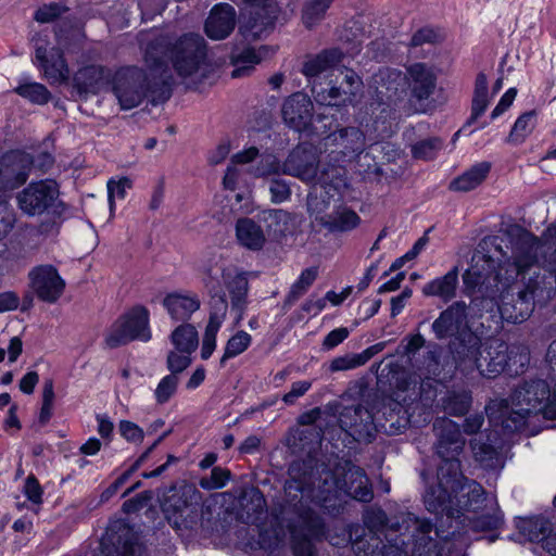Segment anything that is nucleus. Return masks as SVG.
Instances as JSON below:
<instances>
[{
  "label": "nucleus",
  "mask_w": 556,
  "mask_h": 556,
  "mask_svg": "<svg viewBox=\"0 0 556 556\" xmlns=\"http://www.w3.org/2000/svg\"><path fill=\"white\" fill-rule=\"evenodd\" d=\"M502 408L507 409L504 402L493 400L486 405L485 412L491 422L497 424L501 420L503 428L509 431L519 429L530 414L542 413L547 419H556V381L553 393L543 380L526 382L511 395L509 417L503 418V413L497 415Z\"/></svg>",
  "instance_id": "obj_1"
},
{
  "label": "nucleus",
  "mask_w": 556,
  "mask_h": 556,
  "mask_svg": "<svg viewBox=\"0 0 556 556\" xmlns=\"http://www.w3.org/2000/svg\"><path fill=\"white\" fill-rule=\"evenodd\" d=\"M434 429L439 435L438 454L443 458V463L438 471L439 503L432 502L433 494L428 493L425 497L429 510H438L443 505L445 495L456 492L463 480L459 463L455 456L462 451L465 441L457 425L452 420L443 419L434 425Z\"/></svg>",
  "instance_id": "obj_2"
},
{
  "label": "nucleus",
  "mask_w": 556,
  "mask_h": 556,
  "mask_svg": "<svg viewBox=\"0 0 556 556\" xmlns=\"http://www.w3.org/2000/svg\"><path fill=\"white\" fill-rule=\"evenodd\" d=\"M203 282L210 292L218 294L225 288L233 307L242 308L248 294V278L222 255H213L203 265Z\"/></svg>",
  "instance_id": "obj_3"
},
{
  "label": "nucleus",
  "mask_w": 556,
  "mask_h": 556,
  "mask_svg": "<svg viewBox=\"0 0 556 556\" xmlns=\"http://www.w3.org/2000/svg\"><path fill=\"white\" fill-rule=\"evenodd\" d=\"M112 90L118 104H141L152 93V81L137 66L117 70L112 78Z\"/></svg>",
  "instance_id": "obj_4"
},
{
  "label": "nucleus",
  "mask_w": 556,
  "mask_h": 556,
  "mask_svg": "<svg viewBox=\"0 0 556 556\" xmlns=\"http://www.w3.org/2000/svg\"><path fill=\"white\" fill-rule=\"evenodd\" d=\"M538 253L542 257L541 265L556 275V225L546 229L542 242L535 241L527 251L517 254L510 269H506V279L525 274L536 262Z\"/></svg>",
  "instance_id": "obj_5"
},
{
  "label": "nucleus",
  "mask_w": 556,
  "mask_h": 556,
  "mask_svg": "<svg viewBox=\"0 0 556 556\" xmlns=\"http://www.w3.org/2000/svg\"><path fill=\"white\" fill-rule=\"evenodd\" d=\"M149 311L143 306L134 307L113 324L105 337L109 346L115 348L132 340L148 342L151 339Z\"/></svg>",
  "instance_id": "obj_6"
},
{
  "label": "nucleus",
  "mask_w": 556,
  "mask_h": 556,
  "mask_svg": "<svg viewBox=\"0 0 556 556\" xmlns=\"http://www.w3.org/2000/svg\"><path fill=\"white\" fill-rule=\"evenodd\" d=\"M206 52V42L201 35L184 34L172 48L173 67L179 76L188 77L198 72Z\"/></svg>",
  "instance_id": "obj_7"
},
{
  "label": "nucleus",
  "mask_w": 556,
  "mask_h": 556,
  "mask_svg": "<svg viewBox=\"0 0 556 556\" xmlns=\"http://www.w3.org/2000/svg\"><path fill=\"white\" fill-rule=\"evenodd\" d=\"M509 346L503 342H493L481 350L477 339L469 346L466 358L468 368H476L479 372L488 378L495 377L507 369V356Z\"/></svg>",
  "instance_id": "obj_8"
},
{
  "label": "nucleus",
  "mask_w": 556,
  "mask_h": 556,
  "mask_svg": "<svg viewBox=\"0 0 556 556\" xmlns=\"http://www.w3.org/2000/svg\"><path fill=\"white\" fill-rule=\"evenodd\" d=\"M59 194V186L54 180H40L29 184L17 194V204L29 216L41 215L56 205Z\"/></svg>",
  "instance_id": "obj_9"
},
{
  "label": "nucleus",
  "mask_w": 556,
  "mask_h": 556,
  "mask_svg": "<svg viewBox=\"0 0 556 556\" xmlns=\"http://www.w3.org/2000/svg\"><path fill=\"white\" fill-rule=\"evenodd\" d=\"M374 104H402L407 94L406 77L400 70L381 68L372 76Z\"/></svg>",
  "instance_id": "obj_10"
},
{
  "label": "nucleus",
  "mask_w": 556,
  "mask_h": 556,
  "mask_svg": "<svg viewBox=\"0 0 556 556\" xmlns=\"http://www.w3.org/2000/svg\"><path fill=\"white\" fill-rule=\"evenodd\" d=\"M302 159L301 151H293L285 164L281 165L275 155L264 154L257 165L251 169V174L254 177L287 174L301 180H311L315 175L314 164L309 163L305 168H301L298 163Z\"/></svg>",
  "instance_id": "obj_11"
},
{
  "label": "nucleus",
  "mask_w": 556,
  "mask_h": 556,
  "mask_svg": "<svg viewBox=\"0 0 556 556\" xmlns=\"http://www.w3.org/2000/svg\"><path fill=\"white\" fill-rule=\"evenodd\" d=\"M29 287L43 302L54 303L64 292L65 281L60 276L58 269L50 265L43 264L34 267L28 273Z\"/></svg>",
  "instance_id": "obj_12"
},
{
  "label": "nucleus",
  "mask_w": 556,
  "mask_h": 556,
  "mask_svg": "<svg viewBox=\"0 0 556 556\" xmlns=\"http://www.w3.org/2000/svg\"><path fill=\"white\" fill-rule=\"evenodd\" d=\"M34 64L42 72L43 77L50 84L62 83L67 78V62L59 47L48 49L46 45H37Z\"/></svg>",
  "instance_id": "obj_13"
},
{
  "label": "nucleus",
  "mask_w": 556,
  "mask_h": 556,
  "mask_svg": "<svg viewBox=\"0 0 556 556\" xmlns=\"http://www.w3.org/2000/svg\"><path fill=\"white\" fill-rule=\"evenodd\" d=\"M31 159L24 152L13 151L0 159V189L12 190L24 184Z\"/></svg>",
  "instance_id": "obj_14"
},
{
  "label": "nucleus",
  "mask_w": 556,
  "mask_h": 556,
  "mask_svg": "<svg viewBox=\"0 0 556 556\" xmlns=\"http://www.w3.org/2000/svg\"><path fill=\"white\" fill-rule=\"evenodd\" d=\"M362 86V78L354 71H350L339 86L331 85L328 89L318 91L317 94L324 101L316 99V104H359L357 96Z\"/></svg>",
  "instance_id": "obj_15"
},
{
  "label": "nucleus",
  "mask_w": 556,
  "mask_h": 556,
  "mask_svg": "<svg viewBox=\"0 0 556 556\" xmlns=\"http://www.w3.org/2000/svg\"><path fill=\"white\" fill-rule=\"evenodd\" d=\"M236 26V10L226 2L215 4L205 20L204 33L212 40L227 38Z\"/></svg>",
  "instance_id": "obj_16"
},
{
  "label": "nucleus",
  "mask_w": 556,
  "mask_h": 556,
  "mask_svg": "<svg viewBox=\"0 0 556 556\" xmlns=\"http://www.w3.org/2000/svg\"><path fill=\"white\" fill-rule=\"evenodd\" d=\"M345 59V53L340 47H330L315 54H307L302 62L300 72L312 79L320 74L339 67Z\"/></svg>",
  "instance_id": "obj_17"
},
{
  "label": "nucleus",
  "mask_w": 556,
  "mask_h": 556,
  "mask_svg": "<svg viewBox=\"0 0 556 556\" xmlns=\"http://www.w3.org/2000/svg\"><path fill=\"white\" fill-rule=\"evenodd\" d=\"M201 494L192 484L184 483L178 488L170 490V494L166 496L163 503V509L168 519L174 515H184L191 510L193 505H198Z\"/></svg>",
  "instance_id": "obj_18"
},
{
  "label": "nucleus",
  "mask_w": 556,
  "mask_h": 556,
  "mask_svg": "<svg viewBox=\"0 0 556 556\" xmlns=\"http://www.w3.org/2000/svg\"><path fill=\"white\" fill-rule=\"evenodd\" d=\"M162 304L172 319L187 320L200 308L201 302L193 292L176 291L165 295Z\"/></svg>",
  "instance_id": "obj_19"
},
{
  "label": "nucleus",
  "mask_w": 556,
  "mask_h": 556,
  "mask_svg": "<svg viewBox=\"0 0 556 556\" xmlns=\"http://www.w3.org/2000/svg\"><path fill=\"white\" fill-rule=\"evenodd\" d=\"M103 86V67L87 65L79 68L73 76L72 94L86 100L89 93L96 94Z\"/></svg>",
  "instance_id": "obj_20"
},
{
  "label": "nucleus",
  "mask_w": 556,
  "mask_h": 556,
  "mask_svg": "<svg viewBox=\"0 0 556 556\" xmlns=\"http://www.w3.org/2000/svg\"><path fill=\"white\" fill-rule=\"evenodd\" d=\"M533 309L532 292L518 291L517 298L505 295L500 305V313L503 319L509 323H521L527 319Z\"/></svg>",
  "instance_id": "obj_21"
},
{
  "label": "nucleus",
  "mask_w": 556,
  "mask_h": 556,
  "mask_svg": "<svg viewBox=\"0 0 556 556\" xmlns=\"http://www.w3.org/2000/svg\"><path fill=\"white\" fill-rule=\"evenodd\" d=\"M408 74L412 79V97L418 101L427 100L435 89V74L425 63H415L410 65Z\"/></svg>",
  "instance_id": "obj_22"
},
{
  "label": "nucleus",
  "mask_w": 556,
  "mask_h": 556,
  "mask_svg": "<svg viewBox=\"0 0 556 556\" xmlns=\"http://www.w3.org/2000/svg\"><path fill=\"white\" fill-rule=\"evenodd\" d=\"M521 533L532 542H543L544 548L556 556V534L551 533L549 522L544 518H531L521 521Z\"/></svg>",
  "instance_id": "obj_23"
},
{
  "label": "nucleus",
  "mask_w": 556,
  "mask_h": 556,
  "mask_svg": "<svg viewBox=\"0 0 556 556\" xmlns=\"http://www.w3.org/2000/svg\"><path fill=\"white\" fill-rule=\"evenodd\" d=\"M236 239L241 247L258 251L266 243V233L253 219L240 218L236 223Z\"/></svg>",
  "instance_id": "obj_24"
},
{
  "label": "nucleus",
  "mask_w": 556,
  "mask_h": 556,
  "mask_svg": "<svg viewBox=\"0 0 556 556\" xmlns=\"http://www.w3.org/2000/svg\"><path fill=\"white\" fill-rule=\"evenodd\" d=\"M496 263L493 258L482 252H476L471 257L470 267L465 271L464 283L469 288H475L484 283L495 271Z\"/></svg>",
  "instance_id": "obj_25"
},
{
  "label": "nucleus",
  "mask_w": 556,
  "mask_h": 556,
  "mask_svg": "<svg viewBox=\"0 0 556 556\" xmlns=\"http://www.w3.org/2000/svg\"><path fill=\"white\" fill-rule=\"evenodd\" d=\"M458 285V268L454 267L444 276L438 277L422 288L426 296H438L447 302L455 296Z\"/></svg>",
  "instance_id": "obj_26"
},
{
  "label": "nucleus",
  "mask_w": 556,
  "mask_h": 556,
  "mask_svg": "<svg viewBox=\"0 0 556 556\" xmlns=\"http://www.w3.org/2000/svg\"><path fill=\"white\" fill-rule=\"evenodd\" d=\"M466 316V305L455 303L444 311L438 319L434 320L432 328L438 338H444L455 332Z\"/></svg>",
  "instance_id": "obj_27"
},
{
  "label": "nucleus",
  "mask_w": 556,
  "mask_h": 556,
  "mask_svg": "<svg viewBox=\"0 0 556 556\" xmlns=\"http://www.w3.org/2000/svg\"><path fill=\"white\" fill-rule=\"evenodd\" d=\"M490 168L491 165L488 162H481L473 165L451 182V189L467 192L477 188L485 180Z\"/></svg>",
  "instance_id": "obj_28"
},
{
  "label": "nucleus",
  "mask_w": 556,
  "mask_h": 556,
  "mask_svg": "<svg viewBox=\"0 0 556 556\" xmlns=\"http://www.w3.org/2000/svg\"><path fill=\"white\" fill-rule=\"evenodd\" d=\"M382 344H375L357 354H345L336 357L330 363L331 371H342L357 368L365 365L374 355L382 351Z\"/></svg>",
  "instance_id": "obj_29"
},
{
  "label": "nucleus",
  "mask_w": 556,
  "mask_h": 556,
  "mask_svg": "<svg viewBox=\"0 0 556 556\" xmlns=\"http://www.w3.org/2000/svg\"><path fill=\"white\" fill-rule=\"evenodd\" d=\"M344 485L346 493L355 500L368 502L371 498L368 479L359 468H350L346 471Z\"/></svg>",
  "instance_id": "obj_30"
},
{
  "label": "nucleus",
  "mask_w": 556,
  "mask_h": 556,
  "mask_svg": "<svg viewBox=\"0 0 556 556\" xmlns=\"http://www.w3.org/2000/svg\"><path fill=\"white\" fill-rule=\"evenodd\" d=\"M169 340L177 351L185 353H193L199 345L198 331L191 324H181L176 327Z\"/></svg>",
  "instance_id": "obj_31"
},
{
  "label": "nucleus",
  "mask_w": 556,
  "mask_h": 556,
  "mask_svg": "<svg viewBox=\"0 0 556 556\" xmlns=\"http://www.w3.org/2000/svg\"><path fill=\"white\" fill-rule=\"evenodd\" d=\"M14 92L31 104H48L52 98L48 88L37 81L21 80L14 88Z\"/></svg>",
  "instance_id": "obj_32"
},
{
  "label": "nucleus",
  "mask_w": 556,
  "mask_h": 556,
  "mask_svg": "<svg viewBox=\"0 0 556 556\" xmlns=\"http://www.w3.org/2000/svg\"><path fill=\"white\" fill-rule=\"evenodd\" d=\"M359 222L361 218L354 211L340 206L328 215L325 224L329 226L331 230L349 231L357 227Z\"/></svg>",
  "instance_id": "obj_33"
},
{
  "label": "nucleus",
  "mask_w": 556,
  "mask_h": 556,
  "mask_svg": "<svg viewBox=\"0 0 556 556\" xmlns=\"http://www.w3.org/2000/svg\"><path fill=\"white\" fill-rule=\"evenodd\" d=\"M282 115L285 121L298 131L306 130L309 127L314 131L318 130L313 117L308 114L307 106H283Z\"/></svg>",
  "instance_id": "obj_34"
},
{
  "label": "nucleus",
  "mask_w": 556,
  "mask_h": 556,
  "mask_svg": "<svg viewBox=\"0 0 556 556\" xmlns=\"http://www.w3.org/2000/svg\"><path fill=\"white\" fill-rule=\"evenodd\" d=\"M262 55L260 51L252 47L244 48L237 56L233 58L236 66L231 72V77L238 78L249 74L255 64L261 63Z\"/></svg>",
  "instance_id": "obj_35"
},
{
  "label": "nucleus",
  "mask_w": 556,
  "mask_h": 556,
  "mask_svg": "<svg viewBox=\"0 0 556 556\" xmlns=\"http://www.w3.org/2000/svg\"><path fill=\"white\" fill-rule=\"evenodd\" d=\"M333 0H308L303 8V23L307 28L324 20Z\"/></svg>",
  "instance_id": "obj_36"
},
{
  "label": "nucleus",
  "mask_w": 556,
  "mask_h": 556,
  "mask_svg": "<svg viewBox=\"0 0 556 556\" xmlns=\"http://www.w3.org/2000/svg\"><path fill=\"white\" fill-rule=\"evenodd\" d=\"M224 315L213 314L210 317L208 324L203 337L201 357L207 359L216 348V334L222 326Z\"/></svg>",
  "instance_id": "obj_37"
},
{
  "label": "nucleus",
  "mask_w": 556,
  "mask_h": 556,
  "mask_svg": "<svg viewBox=\"0 0 556 556\" xmlns=\"http://www.w3.org/2000/svg\"><path fill=\"white\" fill-rule=\"evenodd\" d=\"M70 8L62 2H49L39 7L34 13V20L40 24H48L60 18Z\"/></svg>",
  "instance_id": "obj_38"
},
{
  "label": "nucleus",
  "mask_w": 556,
  "mask_h": 556,
  "mask_svg": "<svg viewBox=\"0 0 556 556\" xmlns=\"http://www.w3.org/2000/svg\"><path fill=\"white\" fill-rule=\"evenodd\" d=\"M131 180L127 177L110 179L108 181V199L111 215H113L115 211L116 201H122L125 199L127 190L131 188Z\"/></svg>",
  "instance_id": "obj_39"
},
{
  "label": "nucleus",
  "mask_w": 556,
  "mask_h": 556,
  "mask_svg": "<svg viewBox=\"0 0 556 556\" xmlns=\"http://www.w3.org/2000/svg\"><path fill=\"white\" fill-rule=\"evenodd\" d=\"M251 340L252 338L248 332L238 331L228 340L220 363L224 364L226 359L243 353L251 344Z\"/></svg>",
  "instance_id": "obj_40"
},
{
  "label": "nucleus",
  "mask_w": 556,
  "mask_h": 556,
  "mask_svg": "<svg viewBox=\"0 0 556 556\" xmlns=\"http://www.w3.org/2000/svg\"><path fill=\"white\" fill-rule=\"evenodd\" d=\"M441 39L442 38L439 33V28L431 25H426L413 33L408 46L410 48H417L426 43L437 45L441 41Z\"/></svg>",
  "instance_id": "obj_41"
},
{
  "label": "nucleus",
  "mask_w": 556,
  "mask_h": 556,
  "mask_svg": "<svg viewBox=\"0 0 556 556\" xmlns=\"http://www.w3.org/2000/svg\"><path fill=\"white\" fill-rule=\"evenodd\" d=\"M179 379L176 375L163 377L154 390V397L157 404L167 403L176 393Z\"/></svg>",
  "instance_id": "obj_42"
},
{
  "label": "nucleus",
  "mask_w": 556,
  "mask_h": 556,
  "mask_svg": "<svg viewBox=\"0 0 556 556\" xmlns=\"http://www.w3.org/2000/svg\"><path fill=\"white\" fill-rule=\"evenodd\" d=\"M536 123V112L534 110L522 114L515 123L511 130L513 140L519 141L528 136L534 128Z\"/></svg>",
  "instance_id": "obj_43"
},
{
  "label": "nucleus",
  "mask_w": 556,
  "mask_h": 556,
  "mask_svg": "<svg viewBox=\"0 0 556 556\" xmlns=\"http://www.w3.org/2000/svg\"><path fill=\"white\" fill-rule=\"evenodd\" d=\"M529 363V353L526 348L511 346L507 356V370L513 374L523 371Z\"/></svg>",
  "instance_id": "obj_44"
},
{
  "label": "nucleus",
  "mask_w": 556,
  "mask_h": 556,
  "mask_svg": "<svg viewBox=\"0 0 556 556\" xmlns=\"http://www.w3.org/2000/svg\"><path fill=\"white\" fill-rule=\"evenodd\" d=\"M491 101L492 96L489 91L488 77L483 72H480L475 79L471 104H490Z\"/></svg>",
  "instance_id": "obj_45"
},
{
  "label": "nucleus",
  "mask_w": 556,
  "mask_h": 556,
  "mask_svg": "<svg viewBox=\"0 0 556 556\" xmlns=\"http://www.w3.org/2000/svg\"><path fill=\"white\" fill-rule=\"evenodd\" d=\"M317 277V270L315 268H307L302 271L299 279L293 283L290 298L296 300L302 294H304L307 289L312 286Z\"/></svg>",
  "instance_id": "obj_46"
},
{
  "label": "nucleus",
  "mask_w": 556,
  "mask_h": 556,
  "mask_svg": "<svg viewBox=\"0 0 556 556\" xmlns=\"http://www.w3.org/2000/svg\"><path fill=\"white\" fill-rule=\"evenodd\" d=\"M230 478V471L220 467L213 468L210 478L200 480V486L204 490L220 489Z\"/></svg>",
  "instance_id": "obj_47"
},
{
  "label": "nucleus",
  "mask_w": 556,
  "mask_h": 556,
  "mask_svg": "<svg viewBox=\"0 0 556 556\" xmlns=\"http://www.w3.org/2000/svg\"><path fill=\"white\" fill-rule=\"evenodd\" d=\"M191 354L179 352L174 348L167 355V368L172 372L170 375L177 376L182 372L191 364Z\"/></svg>",
  "instance_id": "obj_48"
},
{
  "label": "nucleus",
  "mask_w": 556,
  "mask_h": 556,
  "mask_svg": "<svg viewBox=\"0 0 556 556\" xmlns=\"http://www.w3.org/2000/svg\"><path fill=\"white\" fill-rule=\"evenodd\" d=\"M471 404V396L464 392L450 396L445 402V409L450 414L463 415L465 414Z\"/></svg>",
  "instance_id": "obj_49"
},
{
  "label": "nucleus",
  "mask_w": 556,
  "mask_h": 556,
  "mask_svg": "<svg viewBox=\"0 0 556 556\" xmlns=\"http://www.w3.org/2000/svg\"><path fill=\"white\" fill-rule=\"evenodd\" d=\"M121 435L131 443H141L144 438L143 430L135 422L122 420L118 426Z\"/></svg>",
  "instance_id": "obj_50"
},
{
  "label": "nucleus",
  "mask_w": 556,
  "mask_h": 556,
  "mask_svg": "<svg viewBox=\"0 0 556 556\" xmlns=\"http://www.w3.org/2000/svg\"><path fill=\"white\" fill-rule=\"evenodd\" d=\"M340 139L342 140V146L344 148L356 152L359 151L363 147V135L359 130L355 128L344 129L340 131Z\"/></svg>",
  "instance_id": "obj_51"
},
{
  "label": "nucleus",
  "mask_w": 556,
  "mask_h": 556,
  "mask_svg": "<svg viewBox=\"0 0 556 556\" xmlns=\"http://www.w3.org/2000/svg\"><path fill=\"white\" fill-rule=\"evenodd\" d=\"M441 148V142L438 139L425 140L413 147V154L418 159H432L434 152Z\"/></svg>",
  "instance_id": "obj_52"
},
{
  "label": "nucleus",
  "mask_w": 556,
  "mask_h": 556,
  "mask_svg": "<svg viewBox=\"0 0 556 556\" xmlns=\"http://www.w3.org/2000/svg\"><path fill=\"white\" fill-rule=\"evenodd\" d=\"M118 544H122V556H135L139 546L131 539V531L126 526L119 528Z\"/></svg>",
  "instance_id": "obj_53"
},
{
  "label": "nucleus",
  "mask_w": 556,
  "mask_h": 556,
  "mask_svg": "<svg viewBox=\"0 0 556 556\" xmlns=\"http://www.w3.org/2000/svg\"><path fill=\"white\" fill-rule=\"evenodd\" d=\"M243 182V173L235 164L227 167L223 185L226 189L237 190Z\"/></svg>",
  "instance_id": "obj_54"
},
{
  "label": "nucleus",
  "mask_w": 556,
  "mask_h": 556,
  "mask_svg": "<svg viewBox=\"0 0 556 556\" xmlns=\"http://www.w3.org/2000/svg\"><path fill=\"white\" fill-rule=\"evenodd\" d=\"M311 387L312 382L308 380L293 382L291 390L283 395L282 401L289 405L293 404L295 400L304 395L311 389Z\"/></svg>",
  "instance_id": "obj_55"
},
{
  "label": "nucleus",
  "mask_w": 556,
  "mask_h": 556,
  "mask_svg": "<svg viewBox=\"0 0 556 556\" xmlns=\"http://www.w3.org/2000/svg\"><path fill=\"white\" fill-rule=\"evenodd\" d=\"M271 194V201L275 203H281L289 199L290 189L289 186L282 180H273L269 187Z\"/></svg>",
  "instance_id": "obj_56"
},
{
  "label": "nucleus",
  "mask_w": 556,
  "mask_h": 556,
  "mask_svg": "<svg viewBox=\"0 0 556 556\" xmlns=\"http://www.w3.org/2000/svg\"><path fill=\"white\" fill-rule=\"evenodd\" d=\"M349 336V330L344 327L337 328L330 331L324 339L323 346L326 350H331L343 342Z\"/></svg>",
  "instance_id": "obj_57"
},
{
  "label": "nucleus",
  "mask_w": 556,
  "mask_h": 556,
  "mask_svg": "<svg viewBox=\"0 0 556 556\" xmlns=\"http://www.w3.org/2000/svg\"><path fill=\"white\" fill-rule=\"evenodd\" d=\"M24 492L33 503L39 504L41 502L42 490L34 477H28L26 479Z\"/></svg>",
  "instance_id": "obj_58"
},
{
  "label": "nucleus",
  "mask_w": 556,
  "mask_h": 556,
  "mask_svg": "<svg viewBox=\"0 0 556 556\" xmlns=\"http://www.w3.org/2000/svg\"><path fill=\"white\" fill-rule=\"evenodd\" d=\"M413 291L409 288H405L402 293L391 299V316L399 315L406 305V302L412 296Z\"/></svg>",
  "instance_id": "obj_59"
},
{
  "label": "nucleus",
  "mask_w": 556,
  "mask_h": 556,
  "mask_svg": "<svg viewBox=\"0 0 556 556\" xmlns=\"http://www.w3.org/2000/svg\"><path fill=\"white\" fill-rule=\"evenodd\" d=\"M258 150L255 147H250L232 155V164H248L256 159Z\"/></svg>",
  "instance_id": "obj_60"
},
{
  "label": "nucleus",
  "mask_w": 556,
  "mask_h": 556,
  "mask_svg": "<svg viewBox=\"0 0 556 556\" xmlns=\"http://www.w3.org/2000/svg\"><path fill=\"white\" fill-rule=\"evenodd\" d=\"M39 381V376L36 371L27 372L20 381V389L26 394L33 393L36 384Z\"/></svg>",
  "instance_id": "obj_61"
},
{
  "label": "nucleus",
  "mask_w": 556,
  "mask_h": 556,
  "mask_svg": "<svg viewBox=\"0 0 556 556\" xmlns=\"http://www.w3.org/2000/svg\"><path fill=\"white\" fill-rule=\"evenodd\" d=\"M18 305V298L13 292L0 293V313L15 309Z\"/></svg>",
  "instance_id": "obj_62"
},
{
  "label": "nucleus",
  "mask_w": 556,
  "mask_h": 556,
  "mask_svg": "<svg viewBox=\"0 0 556 556\" xmlns=\"http://www.w3.org/2000/svg\"><path fill=\"white\" fill-rule=\"evenodd\" d=\"M136 468H137V465L134 466L128 471L124 472L111 486H109L106 489V491L102 494V496L105 498H109L110 496L115 494L117 492V490L119 489V486L123 485L128 480V478L136 470Z\"/></svg>",
  "instance_id": "obj_63"
},
{
  "label": "nucleus",
  "mask_w": 556,
  "mask_h": 556,
  "mask_svg": "<svg viewBox=\"0 0 556 556\" xmlns=\"http://www.w3.org/2000/svg\"><path fill=\"white\" fill-rule=\"evenodd\" d=\"M404 278H405V274L404 273H399L395 277H393L389 281L384 282L379 288V293L396 291L401 287V283L404 280Z\"/></svg>",
  "instance_id": "obj_64"
}]
</instances>
